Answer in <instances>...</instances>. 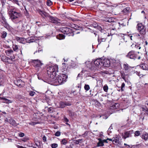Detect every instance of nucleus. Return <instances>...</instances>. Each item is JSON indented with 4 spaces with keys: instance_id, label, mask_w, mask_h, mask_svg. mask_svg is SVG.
Here are the masks:
<instances>
[{
    "instance_id": "nucleus-26",
    "label": "nucleus",
    "mask_w": 148,
    "mask_h": 148,
    "mask_svg": "<svg viewBox=\"0 0 148 148\" xmlns=\"http://www.w3.org/2000/svg\"><path fill=\"white\" fill-rule=\"evenodd\" d=\"M12 48L13 50L15 51H17L18 50V46L16 45L13 44L12 45Z\"/></svg>"
},
{
    "instance_id": "nucleus-1",
    "label": "nucleus",
    "mask_w": 148,
    "mask_h": 148,
    "mask_svg": "<svg viewBox=\"0 0 148 148\" xmlns=\"http://www.w3.org/2000/svg\"><path fill=\"white\" fill-rule=\"evenodd\" d=\"M67 77V76L64 74H57L55 76L51 77V81L54 82H58L59 84H62L66 82Z\"/></svg>"
},
{
    "instance_id": "nucleus-28",
    "label": "nucleus",
    "mask_w": 148,
    "mask_h": 148,
    "mask_svg": "<svg viewBox=\"0 0 148 148\" xmlns=\"http://www.w3.org/2000/svg\"><path fill=\"white\" fill-rule=\"evenodd\" d=\"M7 35V33L5 31L1 33V37L2 38H5L6 37Z\"/></svg>"
},
{
    "instance_id": "nucleus-27",
    "label": "nucleus",
    "mask_w": 148,
    "mask_h": 148,
    "mask_svg": "<svg viewBox=\"0 0 148 148\" xmlns=\"http://www.w3.org/2000/svg\"><path fill=\"white\" fill-rule=\"evenodd\" d=\"M113 142H114L115 143H119V138L116 137L115 138H113Z\"/></svg>"
},
{
    "instance_id": "nucleus-34",
    "label": "nucleus",
    "mask_w": 148,
    "mask_h": 148,
    "mask_svg": "<svg viewBox=\"0 0 148 148\" xmlns=\"http://www.w3.org/2000/svg\"><path fill=\"white\" fill-rule=\"evenodd\" d=\"M52 4V2L50 0H47V4L48 6H51Z\"/></svg>"
},
{
    "instance_id": "nucleus-30",
    "label": "nucleus",
    "mask_w": 148,
    "mask_h": 148,
    "mask_svg": "<svg viewBox=\"0 0 148 148\" xmlns=\"http://www.w3.org/2000/svg\"><path fill=\"white\" fill-rule=\"evenodd\" d=\"M98 95L99 97V99L100 101H103L102 97H103L102 95H100L99 94L97 93L95 95V96Z\"/></svg>"
},
{
    "instance_id": "nucleus-44",
    "label": "nucleus",
    "mask_w": 148,
    "mask_h": 148,
    "mask_svg": "<svg viewBox=\"0 0 148 148\" xmlns=\"http://www.w3.org/2000/svg\"><path fill=\"white\" fill-rule=\"evenodd\" d=\"M136 74L140 77V78L143 77V76L145 75H143L142 74H140V72H137Z\"/></svg>"
},
{
    "instance_id": "nucleus-46",
    "label": "nucleus",
    "mask_w": 148,
    "mask_h": 148,
    "mask_svg": "<svg viewBox=\"0 0 148 148\" xmlns=\"http://www.w3.org/2000/svg\"><path fill=\"white\" fill-rule=\"evenodd\" d=\"M83 140L82 139H79L77 140L76 141V143L78 144L79 143H82V142Z\"/></svg>"
},
{
    "instance_id": "nucleus-36",
    "label": "nucleus",
    "mask_w": 148,
    "mask_h": 148,
    "mask_svg": "<svg viewBox=\"0 0 148 148\" xmlns=\"http://www.w3.org/2000/svg\"><path fill=\"white\" fill-rule=\"evenodd\" d=\"M8 59H10L8 57H6V56L3 57V58H2V60L3 62H6V61L8 60Z\"/></svg>"
},
{
    "instance_id": "nucleus-15",
    "label": "nucleus",
    "mask_w": 148,
    "mask_h": 148,
    "mask_svg": "<svg viewBox=\"0 0 148 148\" xmlns=\"http://www.w3.org/2000/svg\"><path fill=\"white\" fill-rule=\"evenodd\" d=\"M99 142L97 143V147H102L104 145L102 140L101 138H98Z\"/></svg>"
},
{
    "instance_id": "nucleus-53",
    "label": "nucleus",
    "mask_w": 148,
    "mask_h": 148,
    "mask_svg": "<svg viewBox=\"0 0 148 148\" xmlns=\"http://www.w3.org/2000/svg\"><path fill=\"white\" fill-rule=\"evenodd\" d=\"M88 132L87 131L85 132L82 135V136L84 137L86 136L87 135Z\"/></svg>"
},
{
    "instance_id": "nucleus-58",
    "label": "nucleus",
    "mask_w": 148,
    "mask_h": 148,
    "mask_svg": "<svg viewBox=\"0 0 148 148\" xmlns=\"http://www.w3.org/2000/svg\"><path fill=\"white\" fill-rule=\"evenodd\" d=\"M75 24H72V25H71V27L74 28H75Z\"/></svg>"
},
{
    "instance_id": "nucleus-2",
    "label": "nucleus",
    "mask_w": 148,
    "mask_h": 148,
    "mask_svg": "<svg viewBox=\"0 0 148 148\" xmlns=\"http://www.w3.org/2000/svg\"><path fill=\"white\" fill-rule=\"evenodd\" d=\"M58 66L57 65H55L54 66H50L47 68V71L48 75H50V79L51 77L52 76H55L57 74L56 73L58 72Z\"/></svg>"
},
{
    "instance_id": "nucleus-48",
    "label": "nucleus",
    "mask_w": 148,
    "mask_h": 148,
    "mask_svg": "<svg viewBox=\"0 0 148 148\" xmlns=\"http://www.w3.org/2000/svg\"><path fill=\"white\" fill-rule=\"evenodd\" d=\"M74 29H76L79 30V29H81V27L80 26H79L78 25H75V28H74Z\"/></svg>"
},
{
    "instance_id": "nucleus-63",
    "label": "nucleus",
    "mask_w": 148,
    "mask_h": 148,
    "mask_svg": "<svg viewBox=\"0 0 148 148\" xmlns=\"http://www.w3.org/2000/svg\"><path fill=\"white\" fill-rule=\"evenodd\" d=\"M107 140H109L110 141H113V138H112V139H111V138H107Z\"/></svg>"
},
{
    "instance_id": "nucleus-55",
    "label": "nucleus",
    "mask_w": 148,
    "mask_h": 148,
    "mask_svg": "<svg viewBox=\"0 0 148 148\" xmlns=\"http://www.w3.org/2000/svg\"><path fill=\"white\" fill-rule=\"evenodd\" d=\"M69 114L70 116H73L74 115V113L71 111L70 112Z\"/></svg>"
},
{
    "instance_id": "nucleus-42",
    "label": "nucleus",
    "mask_w": 148,
    "mask_h": 148,
    "mask_svg": "<svg viewBox=\"0 0 148 148\" xmlns=\"http://www.w3.org/2000/svg\"><path fill=\"white\" fill-rule=\"evenodd\" d=\"M61 143L62 144L65 145L67 143V141L65 139H64L62 140Z\"/></svg>"
},
{
    "instance_id": "nucleus-6",
    "label": "nucleus",
    "mask_w": 148,
    "mask_h": 148,
    "mask_svg": "<svg viewBox=\"0 0 148 148\" xmlns=\"http://www.w3.org/2000/svg\"><path fill=\"white\" fill-rule=\"evenodd\" d=\"M137 28L140 34L143 35L145 34V29L142 23L138 24L137 25Z\"/></svg>"
},
{
    "instance_id": "nucleus-50",
    "label": "nucleus",
    "mask_w": 148,
    "mask_h": 148,
    "mask_svg": "<svg viewBox=\"0 0 148 148\" xmlns=\"http://www.w3.org/2000/svg\"><path fill=\"white\" fill-rule=\"evenodd\" d=\"M19 136L21 137H23L25 135L23 133L20 132L19 134Z\"/></svg>"
},
{
    "instance_id": "nucleus-18",
    "label": "nucleus",
    "mask_w": 148,
    "mask_h": 148,
    "mask_svg": "<svg viewBox=\"0 0 148 148\" xmlns=\"http://www.w3.org/2000/svg\"><path fill=\"white\" fill-rule=\"evenodd\" d=\"M56 38L58 39L61 40L64 38L65 36L63 34H59L57 36Z\"/></svg>"
},
{
    "instance_id": "nucleus-51",
    "label": "nucleus",
    "mask_w": 148,
    "mask_h": 148,
    "mask_svg": "<svg viewBox=\"0 0 148 148\" xmlns=\"http://www.w3.org/2000/svg\"><path fill=\"white\" fill-rule=\"evenodd\" d=\"M92 26L94 28H98L97 27H99L98 26V25L97 24H93L92 25Z\"/></svg>"
},
{
    "instance_id": "nucleus-31",
    "label": "nucleus",
    "mask_w": 148,
    "mask_h": 148,
    "mask_svg": "<svg viewBox=\"0 0 148 148\" xmlns=\"http://www.w3.org/2000/svg\"><path fill=\"white\" fill-rule=\"evenodd\" d=\"M91 62L89 61H86L85 62V64L88 68L90 67V66L91 65Z\"/></svg>"
},
{
    "instance_id": "nucleus-33",
    "label": "nucleus",
    "mask_w": 148,
    "mask_h": 148,
    "mask_svg": "<svg viewBox=\"0 0 148 148\" xmlns=\"http://www.w3.org/2000/svg\"><path fill=\"white\" fill-rule=\"evenodd\" d=\"M60 106L61 108H64L65 107L64 102H60Z\"/></svg>"
},
{
    "instance_id": "nucleus-41",
    "label": "nucleus",
    "mask_w": 148,
    "mask_h": 148,
    "mask_svg": "<svg viewBox=\"0 0 148 148\" xmlns=\"http://www.w3.org/2000/svg\"><path fill=\"white\" fill-rule=\"evenodd\" d=\"M48 111L50 113H52L53 112V108L52 107H50L48 108Z\"/></svg>"
},
{
    "instance_id": "nucleus-56",
    "label": "nucleus",
    "mask_w": 148,
    "mask_h": 148,
    "mask_svg": "<svg viewBox=\"0 0 148 148\" xmlns=\"http://www.w3.org/2000/svg\"><path fill=\"white\" fill-rule=\"evenodd\" d=\"M42 140L44 142L46 141V137L45 136H44L42 138Z\"/></svg>"
},
{
    "instance_id": "nucleus-16",
    "label": "nucleus",
    "mask_w": 148,
    "mask_h": 148,
    "mask_svg": "<svg viewBox=\"0 0 148 148\" xmlns=\"http://www.w3.org/2000/svg\"><path fill=\"white\" fill-rule=\"evenodd\" d=\"M1 99V100L4 101L3 102L4 103H12V101L11 100H9L8 99H6L4 97H0V99Z\"/></svg>"
},
{
    "instance_id": "nucleus-43",
    "label": "nucleus",
    "mask_w": 148,
    "mask_h": 148,
    "mask_svg": "<svg viewBox=\"0 0 148 148\" xmlns=\"http://www.w3.org/2000/svg\"><path fill=\"white\" fill-rule=\"evenodd\" d=\"M35 93V92L34 91H30L29 92V95L31 96H33L34 95Z\"/></svg>"
},
{
    "instance_id": "nucleus-20",
    "label": "nucleus",
    "mask_w": 148,
    "mask_h": 148,
    "mask_svg": "<svg viewBox=\"0 0 148 148\" xmlns=\"http://www.w3.org/2000/svg\"><path fill=\"white\" fill-rule=\"evenodd\" d=\"M39 13L43 17H46L47 16V13L44 11L40 10L39 11Z\"/></svg>"
},
{
    "instance_id": "nucleus-13",
    "label": "nucleus",
    "mask_w": 148,
    "mask_h": 148,
    "mask_svg": "<svg viewBox=\"0 0 148 148\" xmlns=\"http://www.w3.org/2000/svg\"><path fill=\"white\" fill-rule=\"evenodd\" d=\"M14 83L15 85L21 87H22L23 82L21 79H18L15 81Z\"/></svg>"
},
{
    "instance_id": "nucleus-8",
    "label": "nucleus",
    "mask_w": 148,
    "mask_h": 148,
    "mask_svg": "<svg viewBox=\"0 0 148 148\" xmlns=\"http://www.w3.org/2000/svg\"><path fill=\"white\" fill-rule=\"evenodd\" d=\"M33 61L34 63V66L36 69L38 70V71L39 69L41 68V66L43 64V63L38 60H33Z\"/></svg>"
},
{
    "instance_id": "nucleus-10",
    "label": "nucleus",
    "mask_w": 148,
    "mask_h": 148,
    "mask_svg": "<svg viewBox=\"0 0 148 148\" xmlns=\"http://www.w3.org/2000/svg\"><path fill=\"white\" fill-rule=\"evenodd\" d=\"M102 67L103 66L105 67H108L110 65V61L107 59H105L103 60H102Z\"/></svg>"
},
{
    "instance_id": "nucleus-35",
    "label": "nucleus",
    "mask_w": 148,
    "mask_h": 148,
    "mask_svg": "<svg viewBox=\"0 0 148 148\" xmlns=\"http://www.w3.org/2000/svg\"><path fill=\"white\" fill-rule=\"evenodd\" d=\"M84 88L86 91L90 89L89 85L87 84H85L84 86Z\"/></svg>"
},
{
    "instance_id": "nucleus-14",
    "label": "nucleus",
    "mask_w": 148,
    "mask_h": 148,
    "mask_svg": "<svg viewBox=\"0 0 148 148\" xmlns=\"http://www.w3.org/2000/svg\"><path fill=\"white\" fill-rule=\"evenodd\" d=\"M19 23L21 24L22 27L21 28H20L19 26H18L17 27V28L19 31L23 32L26 29V26L24 25L22 22H20Z\"/></svg>"
},
{
    "instance_id": "nucleus-45",
    "label": "nucleus",
    "mask_w": 148,
    "mask_h": 148,
    "mask_svg": "<svg viewBox=\"0 0 148 148\" xmlns=\"http://www.w3.org/2000/svg\"><path fill=\"white\" fill-rule=\"evenodd\" d=\"M61 133L59 131H57L55 134L56 136H59L60 135Z\"/></svg>"
},
{
    "instance_id": "nucleus-40",
    "label": "nucleus",
    "mask_w": 148,
    "mask_h": 148,
    "mask_svg": "<svg viewBox=\"0 0 148 148\" xmlns=\"http://www.w3.org/2000/svg\"><path fill=\"white\" fill-rule=\"evenodd\" d=\"M125 86V84L124 83H123L122 84L121 87V91H123L124 90V88Z\"/></svg>"
},
{
    "instance_id": "nucleus-5",
    "label": "nucleus",
    "mask_w": 148,
    "mask_h": 148,
    "mask_svg": "<svg viewBox=\"0 0 148 148\" xmlns=\"http://www.w3.org/2000/svg\"><path fill=\"white\" fill-rule=\"evenodd\" d=\"M60 31L63 33L68 34L69 36L73 34V31L70 28L67 27H62L60 28Z\"/></svg>"
},
{
    "instance_id": "nucleus-24",
    "label": "nucleus",
    "mask_w": 148,
    "mask_h": 148,
    "mask_svg": "<svg viewBox=\"0 0 148 148\" xmlns=\"http://www.w3.org/2000/svg\"><path fill=\"white\" fill-rule=\"evenodd\" d=\"M142 138L145 140H147L148 139V134L147 133L143 134L142 135Z\"/></svg>"
},
{
    "instance_id": "nucleus-52",
    "label": "nucleus",
    "mask_w": 148,
    "mask_h": 148,
    "mask_svg": "<svg viewBox=\"0 0 148 148\" xmlns=\"http://www.w3.org/2000/svg\"><path fill=\"white\" fill-rule=\"evenodd\" d=\"M25 40L27 42H33L32 41L31 39H29V38H27L25 39Z\"/></svg>"
},
{
    "instance_id": "nucleus-37",
    "label": "nucleus",
    "mask_w": 148,
    "mask_h": 148,
    "mask_svg": "<svg viewBox=\"0 0 148 148\" xmlns=\"http://www.w3.org/2000/svg\"><path fill=\"white\" fill-rule=\"evenodd\" d=\"M58 146V145L56 143H54L51 144V147L52 148H56Z\"/></svg>"
},
{
    "instance_id": "nucleus-59",
    "label": "nucleus",
    "mask_w": 148,
    "mask_h": 148,
    "mask_svg": "<svg viewBox=\"0 0 148 148\" xmlns=\"http://www.w3.org/2000/svg\"><path fill=\"white\" fill-rule=\"evenodd\" d=\"M121 76L122 78H123L124 80H125V78L124 74H122Z\"/></svg>"
},
{
    "instance_id": "nucleus-38",
    "label": "nucleus",
    "mask_w": 148,
    "mask_h": 148,
    "mask_svg": "<svg viewBox=\"0 0 148 148\" xmlns=\"http://www.w3.org/2000/svg\"><path fill=\"white\" fill-rule=\"evenodd\" d=\"M103 89L104 90L105 92H107V91L108 89V86H107V85H105L103 87Z\"/></svg>"
},
{
    "instance_id": "nucleus-49",
    "label": "nucleus",
    "mask_w": 148,
    "mask_h": 148,
    "mask_svg": "<svg viewBox=\"0 0 148 148\" xmlns=\"http://www.w3.org/2000/svg\"><path fill=\"white\" fill-rule=\"evenodd\" d=\"M64 120L65 122H67L69 121V120L66 116L64 117Z\"/></svg>"
},
{
    "instance_id": "nucleus-4",
    "label": "nucleus",
    "mask_w": 148,
    "mask_h": 148,
    "mask_svg": "<svg viewBox=\"0 0 148 148\" xmlns=\"http://www.w3.org/2000/svg\"><path fill=\"white\" fill-rule=\"evenodd\" d=\"M9 14L11 20L14 22V20L18 18L21 15L20 13L17 12L12 10L10 11Z\"/></svg>"
},
{
    "instance_id": "nucleus-47",
    "label": "nucleus",
    "mask_w": 148,
    "mask_h": 148,
    "mask_svg": "<svg viewBox=\"0 0 148 148\" xmlns=\"http://www.w3.org/2000/svg\"><path fill=\"white\" fill-rule=\"evenodd\" d=\"M65 104V106H69L71 105V104L67 102H64Z\"/></svg>"
},
{
    "instance_id": "nucleus-7",
    "label": "nucleus",
    "mask_w": 148,
    "mask_h": 148,
    "mask_svg": "<svg viewBox=\"0 0 148 148\" xmlns=\"http://www.w3.org/2000/svg\"><path fill=\"white\" fill-rule=\"evenodd\" d=\"M94 64L96 66L97 70H99L102 68V60L100 59H97L95 61Z\"/></svg>"
},
{
    "instance_id": "nucleus-60",
    "label": "nucleus",
    "mask_w": 148,
    "mask_h": 148,
    "mask_svg": "<svg viewBox=\"0 0 148 148\" xmlns=\"http://www.w3.org/2000/svg\"><path fill=\"white\" fill-rule=\"evenodd\" d=\"M107 140H107V139L106 140H102L103 142V143H108V142L107 141Z\"/></svg>"
},
{
    "instance_id": "nucleus-29",
    "label": "nucleus",
    "mask_w": 148,
    "mask_h": 148,
    "mask_svg": "<svg viewBox=\"0 0 148 148\" xmlns=\"http://www.w3.org/2000/svg\"><path fill=\"white\" fill-rule=\"evenodd\" d=\"M129 8H126L123 10L122 12L125 14H127L129 11Z\"/></svg>"
},
{
    "instance_id": "nucleus-21",
    "label": "nucleus",
    "mask_w": 148,
    "mask_h": 148,
    "mask_svg": "<svg viewBox=\"0 0 148 148\" xmlns=\"http://www.w3.org/2000/svg\"><path fill=\"white\" fill-rule=\"evenodd\" d=\"M142 109L143 111H145L147 112L148 111V101H146L145 107H143Z\"/></svg>"
},
{
    "instance_id": "nucleus-25",
    "label": "nucleus",
    "mask_w": 148,
    "mask_h": 148,
    "mask_svg": "<svg viewBox=\"0 0 148 148\" xmlns=\"http://www.w3.org/2000/svg\"><path fill=\"white\" fill-rule=\"evenodd\" d=\"M8 122L10 124L12 125H13L15 126L16 125V122L15 121L12 119H9L8 121Z\"/></svg>"
},
{
    "instance_id": "nucleus-23",
    "label": "nucleus",
    "mask_w": 148,
    "mask_h": 148,
    "mask_svg": "<svg viewBox=\"0 0 148 148\" xmlns=\"http://www.w3.org/2000/svg\"><path fill=\"white\" fill-rule=\"evenodd\" d=\"M13 52V51L12 49L6 50L5 51V53L6 55L8 56H9L10 54L12 53Z\"/></svg>"
},
{
    "instance_id": "nucleus-9",
    "label": "nucleus",
    "mask_w": 148,
    "mask_h": 148,
    "mask_svg": "<svg viewBox=\"0 0 148 148\" xmlns=\"http://www.w3.org/2000/svg\"><path fill=\"white\" fill-rule=\"evenodd\" d=\"M2 25L8 29H10V26L7 23L5 18L2 16L1 17Z\"/></svg>"
},
{
    "instance_id": "nucleus-57",
    "label": "nucleus",
    "mask_w": 148,
    "mask_h": 148,
    "mask_svg": "<svg viewBox=\"0 0 148 148\" xmlns=\"http://www.w3.org/2000/svg\"><path fill=\"white\" fill-rule=\"evenodd\" d=\"M25 15L27 16H29V14L28 12L27 11H26V12H25Z\"/></svg>"
},
{
    "instance_id": "nucleus-11",
    "label": "nucleus",
    "mask_w": 148,
    "mask_h": 148,
    "mask_svg": "<svg viewBox=\"0 0 148 148\" xmlns=\"http://www.w3.org/2000/svg\"><path fill=\"white\" fill-rule=\"evenodd\" d=\"M133 130H131L129 131H127L124 133V136H123V138L124 139H125L126 138L129 137H131L132 134L133 133Z\"/></svg>"
},
{
    "instance_id": "nucleus-39",
    "label": "nucleus",
    "mask_w": 148,
    "mask_h": 148,
    "mask_svg": "<svg viewBox=\"0 0 148 148\" xmlns=\"http://www.w3.org/2000/svg\"><path fill=\"white\" fill-rule=\"evenodd\" d=\"M140 133L139 131H136L134 133L135 136H138L140 135Z\"/></svg>"
},
{
    "instance_id": "nucleus-3",
    "label": "nucleus",
    "mask_w": 148,
    "mask_h": 148,
    "mask_svg": "<svg viewBox=\"0 0 148 148\" xmlns=\"http://www.w3.org/2000/svg\"><path fill=\"white\" fill-rule=\"evenodd\" d=\"M139 52L138 53L135 52L134 51H131L129 52L126 55V57L127 58L134 60L136 59H137L139 60L140 59V56H138V54L139 53Z\"/></svg>"
},
{
    "instance_id": "nucleus-62",
    "label": "nucleus",
    "mask_w": 148,
    "mask_h": 148,
    "mask_svg": "<svg viewBox=\"0 0 148 148\" xmlns=\"http://www.w3.org/2000/svg\"><path fill=\"white\" fill-rule=\"evenodd\" d=\"M29 124L32 125H35L36 124V123H35L32 122L31 123H29Z\"/></svg>"
},
{
    "instance_id": "nucleus-64",
    "label": "nucleus",
    "mask_w": 148,
    "mask_h": 148,
    "mask_svg": "<svg viewBox=\"0 0 148 148\" xmlns=\"http://www.w3.org/2000/svg\"><path fill=\"white\" fill-rule=\"evenodd\" d=\"M103 136L102 134H100L99 136L101 138H102Z\"/></svg>"
},
{
    "instance_id": "nucleus-12",
    "label": "nucleus",
    "mask_w": 148,
    "mask_h": 148,
    "mask_svg": "<svg viewBox=\"0 0 148 148\" xmlns=\"http://www.w3.org/2000/svg\"><path fill=\"white\" fill-rule=\"evenodd\" d=\"M49 18L51 22L54 23L58 24V21L59 20L58 18L50 16H49Z\"/></svg>"
},
{
    "instance_id": "nucleus-17",
    "label": "nucleus",
    "mask_w": 148,
    "mask_h": 148,
    "mask_svg": "<svg viewBox=\"0 0 148 148\" xmlns=\"http://www.w3.org/2000/svg\"><path fill=\"white\" fill-rule=\"evenodd\" d=\"M124 69L126 71H129L131 67L127 64H124L123 65Z\"/></svg>"
},
{
    "instance_id": "nucleus-22",
    "label": "nucleus",
    "mask_w": 148,
    "mask_h": 148,
    "mask_svg": "<svg viewBox=\"0 0 148 148\" xmlns=\"http://www.w3.org/2000/svg\"><path fill=\"white\" fill-rule=\"evenodd\" d=\"M106 40V38H101L98 37V41L99 43V44L101 43L102 42H105Z\"/></svg>"
},
{
    "instance_id": "nucleus-61",
    "label": "nucleus",
    "mask_w": 148,
    "mask_h": 148,
    "mask_svg": "<svg viewBox=\"0 0 148 148\" xmlns=\"http://www.w3.org/2000/svg\"><path fill=\"white\" fill-rule=\"evenodd\" d=\"M72 23H67V26H69L70 27H71V25H72Z\"/></svg>"
},
{
    "instance_id": "nucleus-32",
    "label": "nucleus",
    "mask_w": 148,
    "mask_h": 148,
    "mask_svg": "<svg viewBox=\"0 0 148 148\" xmlns=\"http://www.w3.org/2000/svg\"><path fill=\"white\" fill-rule=\"evenodd\" d=\"M141 68L143 70H148V68L147 67L145 64H142L140 66Z\"/></svg>"
},
{
    "instance_id": "nucleus-19",
    "label": "nucleus",
    "mask_w": 148,
    "mask_h": 148,
    "mask_svg": "<svg viewBox=\"0 0 148 148\" xmlns=\"http://www.w3.org/2000/svg\"><path fill=\"white\" fill-rule=\"evenodd\" d=\"M16 39L18 41L21 43H23V42H24L25 40L24 38H20L18 37H17L16 38Z\"/></svg>"
},
{
    "instance_id": "nucleus-54",
    "label": "nucleus",
    "mask_w": 148,
    "mask_h": 148,
    "mask_svg": "<svg viewBox=\"0 0 148 148\" xmlns=\"http://www.w3.org/2000/svg\"><path fill=\"white\" fill-rule=\"evenodd\" d=\"M13 1L16 3V4H17L18 5H19V3L18 2V1L17 0H13Z\"/></svg>"
}]
</instances>
